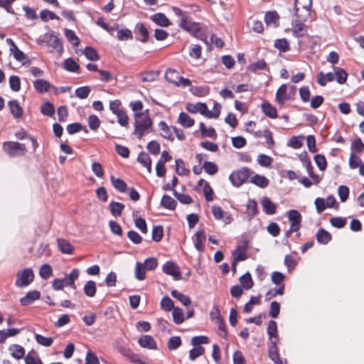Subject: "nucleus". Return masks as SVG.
I'll use <instances>...</instances> for the list:
<instances>
[{
    "label": "nucleus",
    "instance_id": "f03ea898",
    "mask_svg": "<svg viewBox=\"0 0 364 364\" xmlns=\"http://www.w3.org/2000/svg\"><path fill=\"white\" fill-rule=\"evenodd\" d=\"M267 334L269 336V343L268 346V354L269 358L274 364H287L286 360L281 359L279 356L277 343L279 338L277 331V325L274 321H270L268 323Z\"/></svg>",
    "mask_w": 364,
    "mask_h": 364
},
{
    "label": "nucleus",
    "instance_id": "9d476101",
    "mask_svg": "<svg viewBox=\"0 0 364 364\" xmlns=\"http://www.w3.org/2000/svg\"><path fill=\"white\" fill-rule=\"evenodd\" d=\"M306 21H301L296 18L292 21V33L293 35L296 38L304 36L307 33L306 26L304 23Z\"/></svg>",
    "mask_w": 364,
    "mask_h": 364
},
{
    "label": "nucleus",
    "instance_id": "aec40b11",
    "mask_svg": "<svg viewBox=\"0 0 364 364\" xmlns=\"http://www.w3.org/2000/svg\"><path fill=\"white\" fill-rule=\"evenodd\" d=\"M261 203L264 211L267 215H273L276 213L277 205L269 198L264 197Z\"/></svg>",
    "mask_w": 364,
    "mask_h": 364
},
{
    "label": "nucleus",
    "instance_id": "37998d69",
    "mask_svg": "<svg viewBox=\"0 0 364 364\" xmlns=\"http://www.w3.org/2000/svg\"><path fill=\"white\" fill-rule=\"evenodd\" d=\"M172 316L173 322L177 325L181 324L185 320L183 310L179 307H176L172 310Z\"/></svg>",
    "mask_w": 364,
    "mask_h": 364
},
{
    "label": "nucleus",
    "instance_id": "0eeeda50",
    "mask_svg": "<svg viewBox=\"0 0 364 364\" xmlns=\"http://www.w3.org/2000/svg\"><path fill=\"white\" fill-rule=\"evenodd\" d=\"M4 149L10 156H23L26 152V145L16 141L5 142Z\"/></svg>",
    "mask_w": 364,
    "mask_h": 364
},
{
    "label": "nucleus",
    "instance_id": "58836bf2",
    "mask_svg": "<svg viewBox=\"0 0 364 364\" xmlns=\"http://www.w3.org/2000/svg\"><path fill=\"white\" fill-rule=\"evenodd\" d=\"M200 130L203 137H210L212 139L217 137L215 130L213 127L206 128L203 122L200 123Z\"/></svg>",
    "mask_w": 364,
    "mask_h": 364
},
{
    "label": "nucleus",
    "instance_id": "6ab92c4d",
    "mask_svg": "<svg viewBox=\"0 0 364 364\" xmlns=\"http://www.w3.org/2000/svg\"><path fill=\"white\" fill-rule=\"evenodd\" d=\"M57 244L59 250L62 253L70 255L73 252L74 248L68 240L63 238H58L57 239Z\"/></svg>",
    "mask_w": 364,
    "mask_h": 364
},
{
    "label": "nucleus",
    "instance_id": "c756f323",
    "mask_svg": "<svg viewBox=\"0 0 364 364\" xmlns=\"http://www.w3.org/2000/svg\"><path fill=\"white\" fill-rule=\"evenodd\" d=\"M64 34L67 40L73 45V47H77L79 46L80 39L73 30L65 28Z\"/></svg>",
    "mask_w": 364,
    "mask_h": 364
},
{
    "label": "nucleus",
    "instance_id": "09e8293b",
    "mask_svg": "<svg viewBox=\"0 0 364 364\" xmlns=\"http://www.w3.org/2000/svg\"><path fill=\"white\" fill-rule=\"evenodd\" d=\"M176 171L179 176H188L189 171L185 167L184 161L181 159L176 160Z\"/></svg>",
    "mask_w": 364,
    "mask_h": 364
},
{
    "label": "nucleus",
    "instance_id": "de8ad7c7",
    "mask_svg": "<svg viewBox=\"0 0 364 364\" xmlns=\"http://www.w3.org/2000/svg\"><path fill=\"white\" fill-rule=\"evenodd\" d=\"M82 129L86 133L88 132V130L86 127H83L81 124L77 122L69 124L66 127V130L69 134H74Z\"/></svg>",
    "mask_w": 364,
    "mask_h": 364
},
{
    "label": "nucleus",
    "instance_id": "7ed1b4c3",
    "mask_svg": "<svg viewBox=\"0 0 364 364\" xmlns=\"http://www.w3.org/2000/svg\"><path fill=\"white\" fill-rule=\"evenodd\" d=\"M215 111L210 112L208 109L205 103L198 102L196 104L189 103L186 105V109L191 113L199 112L202 115L208 118H218L220 114L221 105L218 103H215Z\"/></svg>",
    "mask_w": 364,
    "mask_h": 364
},
{
    "label": "nucleus",
    "instance_id": "ddd939ff",
    "mask_svg": "<svg viewBox=\"0 0 364 364\" xmlns=\"http://www.w3.org/2000/svg\"><path fill=\"white\" fill-rule=\"evenodd\" d=\"M41 292L38 290L29 291L27 294L20 299L22 306H26L33 304L35 301L39 299Z\"/></svg>",
    "mask_w": 364,
    "mask_h": 364
},
{
    "label": "nucleus",
    "instance_id": "4d7b16f0",
    "mask_svg": "<svg viewBox=\"0 0 364 364\" xmlns=\"http://www.w3.org/2000/svg\"><path fill=\"white\" fill-rule=\"evenodd\" d=\"M311 9L305 8L301 9L299 11L294 10V15L296 18L300 19L301 21H307L310 17Z\"/></svg>",
    "mask_w": 364,
    "mask_h": 364
},
{
    "label": "nucleus",
    "instance_id": "dca6fc26",
    "mask_svg": "<svg viewBox=\"0 0 364 364\" xmlns=\"http://www.w3.org/2000/svg\"><path fill=\"white\" fill-rule=\"evenodd\" d=\"M194 246L197 250L202 252L204 250V242L205 241V233L203 230H198L193 237Z\"/></svg>",
    "mask_w": 364,
    "mask_h": 364
},
{
    "label": "nucleus",
    "instance_id": "f704fd0d",
    "mask_svg": "<svg viewBox=\"0 0 364 364\" xmlns=\"http://www.w3.org/2000/svg\"><path fill=\"white\" fill-rule=\"evenodd\" d=\"M137 161L144 167L146 168L149 172H151V160L149 156V154L141 152L137 157Z\"/></svg>",
    "mask_w": 364,
    "mask_h": 364
},
{
    "label": "nucleus",
    "instance_id": "4468645a",
    "mask_svg": "<svg viewBox=\"0 0 364 364\" xmlns=\"http://www.w3.org/2000/svg\"><path fill=\"white\" fill-rule=\"evenodd\" d=\"M212 213L217 220L223 219V221L225 224H229L232 221V217L228 213H225L221 207L218 205H213L212 208Z\"/></svg>",
    "mask_w": 364,
    "mask_h": 364
},
{
    "label": "nucleus",
    "instance_id": "69168bd1",
    "mask_svg": "<svg viewBox=\"0 0 364 364\" xmlns=\"http://www.w3.org/2000/svg\"><path fill=\"white\" fill-rule=\"evenodd\" d=\"M40 18L45 22H47L49 19H59V17L57 15L47 9H44L41 11Z\"/></svg>",
    "mask_w": 364,
    "mask_h": 364
},
{
    "label": "nucleus",
    "instance_id": "bb28decb",
    "mask_svg": "<svg viewBox=\"0 0 364 364\" xmlns=\"http://www.w3.org/2000/svg\"><path fill=\"white\" fill-rule=\"evenodd\" d=\"M166 80L174 85L175 86L178 85V82L180 78L179 73L177 70L173 69H168L165 73Z\"/></svg>",
    "mask_w": 364,
    "mask_h": 364
},
{
    "label": "nucleus",
    "instance_id": "72a5a7b5",
    "mask_svg": "<svg viewBox=\"0 0 364 364\" xmlns=\"http://www.w3.org/2000/svg\"><path fill=\"white\" fill-rule=\"evenodd\" d=\"M109 206L112 215L114 217L120 216L123 209L124 208V205L123 203L115 201H112Z\"/></svg>",
    "mask_w": 364,
    "mask_h": 364
},
{
    "label": "nucleus",
    "instance_id": "423d86ee",
    "mask_svg": "<svg viewBox=\"0 0 364 364\" xmlns=\"http://www.w3.org/2000/svg\"><path fill=\"white\" fill-rule=\"evenodd\" d=\"M179 26L195 37L202 38L201 27L199 23L193 22L188 17H183Z\"/></svg>",
    "mask_w": 364,
    "mask_h": 364
},
{
    "label": "nucleus",
    "instance_id": "b1692460",
    "mask_svg": "<svg viewBox=\"0 0 364 364\" xmlns=\"http://www.w3.org/2000/svg\"><path fill=\"white\" fill-rule=\"evenodd\" d=\"M316 237L318 242L323 245H326L332 239L331 235L323 228H320L318 230Z\"/></svg>",
    "mask_w": 364,
    "mask_h": 364
},
{
    "label": "nucleus",
    "instance_id": "338daca9",
    "mask_svg": "<svg viewBox=\"0 0 364 364\" xmlns=\"http://www.w3.org/2000/svg\"><path fill=\"white\" fill-rule=\"evenodd\" d=\"M53 271L51 267L48 264H43L39 270L40 276L46 279L52 275Z\"/></svg>",
    "mask_w": 364,
    "mask_h": 364
},
{
    "label": "nucleus",
    "instance_id": "39448f33",
    "mask_svg": "<svg viewBox=\"0 0 364 364\" xmlns=\"http://www.w3.org/2000/svg\"><path fill=\"white\" fill-rule=\"evenodd\" d=\"M34 277L35 275L31 268L24 269L17 273L15 285L19 288L26 287L33 282Z\"/></svg>",
    "mask_w": 364,
    "mask_h": 364
},
{
    "label": "nucleus",
    "instance_id": "5701e85b",
    "mask_svg": "<svg viewBox=\"0 0 364 364\" xmlns=\"http://www.w3.org/2000/svg\"><path fill=\"white\" fill-rule=\"evenodd\" d=\"M8 105L11 113L15 118H20L22 117L23 113V109L16 100L9 101Z\"/></svg>",
    "mask_w": 364,
    "mask_h": 364
},
{
    "label": "nucleus",
    "instance_id": "e2e57ef3",
    "mask_svg": "<svg viewBox=\"0 0 364 364\" xmlns=\"http://www.w3.org/2000/svg\"><path fill=\"white\" fill-rule=\"evenodd\" d=\"M203 168L205 171L209 175H214L218 171V166L210 161H205Z\"/></svg>",
    "mask_w": 364,
    "mask_h": 364
},
{
    "label": "nucleus",
    "instance_id": "4be33fe9",
    "mask_svg": "<svg viewBox=\"0 0 364 364\" xmlns=\"http://www.w3.org/2000/svg\"><path fill=\"white\" fill-rule=\"evenodd\" d=\"M262 110L265 115L271 119H275L277 117V111L272 104L264 102L262 105Z\"/></svg>",
    "mask_w": 364,
    "mask_h": 364
},
{
    "label": "nucleus",
    "instance_id": "4c0bfd02",
    "mask_svg": "<svg viewBox=\"0 0 364 364\" xmlns=\"http://www.w3.org/2000/svg\"><path fill=\"white\" fill-rule=\"evenodd\" d=\"M178 122L184 127H191L195 122L188 114L181 112L178 117Z\"/></svg>",
    "mask_w": 364,
    "mask_h": 364
},
{
    "label": "nucleus",
    "instance_id": "a19ab883",
    "mask_svg": "<svg viewBox=\"0 0 364 364\" xmlns=\"http://www.w3.org/2000/svg\"><path fill=\"white\" fill-rule=\"evenodd\" d=\"M41 112L45 116L53 117L55 114L54 105L49 101L45 102L41 107Z\"/></svg>",
    "mask_w": 364,
    "mask_h": 364
},
{
    "label": "nucleus",
    "instance_id": "864d4df0",
    "mask_svg": "<svg viewBox=\"0 0 364 364\" xmlns=\"http://www.w3.org/2000/svg\"><path fill=\"white\" fill-rule=\"evenodd\" d=\"M91 92V88L89 86H82L77 87L75 91V96L80 99H85L88 97Z\"/></svg>",
    "mask_w": 364,
    "mask_h": 364
},
{
    "label": "nucleus",
    "instance_id": "412c9836",
    "mask_svg": "<svg viewBox=\"0 0 364 364\" xmlns=\"http://www.w3.org/2000/svg\"><path fill=\"white\" fill-rule=\"evenodd\" d=\"M136 40L141 42H146L149 38V31L144 23H139L136 26Z\"/></svg>",
    "mask_w": 364,
    "mask_h": 364
},
{
    "label": "nucleus",
    "instance_id": "393cba45",
    "mask_svg": "<svg viewBox=\"0 0 364 364\" xmlns=\"http://www.w3.org/2000/svg\"><path fill=\"white\" fill-rule=\"evenodd\" d=\"M333 70L334 79H336L338 83L341 85L344 84L348 77V73L346 70L339 67H334Z\"/></svg>",
    "mask_w": 364,
    "mask_h": 364
},
{
    "label": "nucleus",
    "instance_id": "8fccbe9b",
    "mask_svg": "<svg viewBox=\"0 0 364 364\" xmlns=\"http://www.w3.org/2000/svg\"><path fill=\"white\" fill-rule=\"evenodd\" d=\"M176 205V200L168 196H164L161 199V205L168 208L170 210H173L175 208Z\"/></svg>",
    "mask_w": 364,
    "mask_h": 364
},
{
    "label": "nucleus",
    "instance_id": "20e7f679",
    "mask_svg": "<svg viewBox=\"0 0 364 364\" xmlns=\"http://www.w3.org/2000/svg\"><path fill=\"white\" fill-rule=\"evenodd\" d=\"M44 41L46 46L50 48V53H55L58 56H61L64 49L61 40L55 35L54 31L46 33Z\"/></svg>",
    "mask_w": 364,
    "mask_h": 364
},
{
    "label": "nucleus",
    "instance_id": "a18cd8bd",
    "mask_svg": "<svg viewBox=\"0 0 364 364\" xmlns=\"http://www.w3.org/2000/svg\"><path fill=\"white\" fill-rule=\"evenodd\" d=\"M83 54L85 55V57L92 61H97L100 59V56L96 50L92 47L87 46L84 50Z\"/></svg>",
    "mask_w": 364,
    "mask_h": 364
},
{
    "label": "nucleus",
    "instance_id": "ea45409f",
    "mask_svg": "<svg viewBox=\"0 0 364 364\" xmlns=\"http://www.w3.org/2000/svg\"><path fill=\"white\" fill-rule=\"evenodd\" d=\"M110 181L112 186L118 191H119L120 193H124L126 191L127 184L123 180L120 178H116L114 176H111Z\"/></svg>",
    "mask_w": 364,
    "mask_h": 364
},
{
    "label": "nucleus",
    "instance_id": "680f3d73",
    "mask_svg": "<svg viewBox=\"0 0 364 364\" xmlns=\"http://www.w3.org/2000/svg\"><path fill=\"white\" fill-rule=\"evenodd\" d=\"M145 270H146L143 266L142 263L136 262L135 267V277L139 281L144 280L145 279Z\"/></svg>",
    "mask_w": 364,
    "mask_h": 364
},
{
    "label": "nucleus",
    "instance_id": "f8f14e48",
    "mask_svg": "<svg viewBox=\"0 0 364 364\" xmlns=\"http://www.w3.org/2000/svg\"><path fill=\"white\" fill-rule=\"evenodd\" d=\"M80 275V270L78 269H73L70 274H65L64 278L61 280L65 283V287H70L73 289H76L75 280H77Z\"/></svg>",
    "mask_w": 364,
    "mask_h": 364
},
{
    "label": "nucleus",
    "instance_id": "9b49d317",
    "mask_svg": "<svg viewBox=\"0 0 364 364\" xmlns=\"http://www.w3.org/2000/svg\"><path fill=\"white\" fill-rule=\"evenodd\" d=\"M288 218L292 230H299L301 228L302 216L298 210H290L288 212Z\"/></svg>",
    "mask_w": 364,
    "mask_h": 364
},
{
    "label": "nucleus",
    "instance_id": "f3484780",
    "mask_svg": "<svg viewBox=\"0 0 364 364\" xmlns=\"http://www.w3.org/2000/svg\"><path fill=\"white\" fill-rule=\"evenodd\" d=\"M33 86L36 92L39 93L47 92L50 88L54 87L48 81L43 79H38L33 82Z\"/></svg>",
    "mask_w": 364,
    "mask_h": 364
},
{
    "label": "nucleus",
    "instance_id": "c9c22d12",
    "mask_svg": "<svg viewBox=\"0 0 364 364\" xmlns=\"http://www.w3.org/2000/svg\"><path fill=\"white\" fill-rule=\"evenodd\" d=\"M233 260L235 262L244 261L247 259L245 248L242 246H237L232 252Z\"/></svg>",
    "mask_w": 364,
    "mask_h": 364
},
{
    "label": "nucleus",
    "instance_id": "6e6552de",
    "mask_svg": "<svg viewBox=\"0 0 364 364\" xmlns=\"http://www.w3.org/2000/svg\"><path fill=\"white\" fill-rule=\"evenodd\" d=\"M250 168L247 167H243L236 172H232L230 175L229 179L230 180L234 186L240 187L247 180V178L250 176Z\"/></svg>",
    "mask_w": 364,
    "mask_h": 364
},
{
    "label": "nucleus",
    "instance_id": "a878e982",
    "mask_svg": "<svg viewBox=\"0 0 364 364\" xmlns=\"http://www.w3.org/2000/svg\"><path fill=\"white\" fill-rule=\"evenodd\" d=\"M279 15L276 11H268L264 16V21L267 25H272L274 27L279 26Z\"/></svg>",
    "mask_w": 364,
    "mask_h": 364
},
{
    "label": "nucleus",
    "instance_id": "bf43d9fd",
    "mask_svg": "<svg viewBox=\"0 0 364 364\" xmlns=\"http://www.w3.org/2000/svg\"><path fill=\"white\" fill-rule=\"evenodd\" d=\"M117 38L119 41H127L132 39V32L127 28L120 29L117 33Z\"/></svg>",
    "mask_w": 364,
    "mask_h": 364
},
{
    "label": "nucleus",
    "instance_id": "2eb2a0df",
    "mask_svg": "<svg viewBox=\"0 0 364 364\" xmlns=\"http://www.w3.org/2000/svg\"><path fill=\"white\" fill-rule=\"evenodd\" d=\"M139 346L148 349H156L157 345L154 338L149 335L141 336L138 341Z\"/></svg>",
    "mask_w": 364,
    "mask_h": 364
},
{
    "label": "nucleus",
    "instance_id": "e433bc0d",
    "mask_svg": "<svg viewBox=\"0 0 364 364\" xmlns=\"http://www.w3.org/2000/svg\"><path fill=\"white\" fill-rule=\"evenodd\" d=\"M251 182L260 188H266L269 184V180L263 176L256 174L251 178Z\"/></svg>",
    "mask_w": 364,
    "mask_h": 364
},
{
    "label": "nucleus",
    "instance_id": "1a4fd4ad",
    "mask_svg": "<svg viewBox=\"0 0 364 364\" xmlns=\"http://www.w3.org/2000/svg\"><path fill=\"white\" fill-rule=\"evenodd\" d=\"M162 270L166 274L171 276L174 280H180L182 279L180 267L173 262H166L163 265Z\"/></svg>",
    "mask_w": 364,
    "mask_h": 364
},
{
    "label": "nucleus",
    "instance_id": "2f4dec72",
    "mask_svg": "<svg viewBox=\"0 0 364 364\" xmlns=\"http://www.w3.org/2000/svg\"><path fill=\"white\" fill-rule=\"evenodd\" d=\"M63 68L69 72H78L80 65L71 58H69L63 62Z\"/></svg>",
    "mask_w": 364,
    "mask_h": 364
},
{
    "label": "nucleus",
    "instance_id": "49530a36",
    "mask_svg": "<svg viewBox=\"0 0 364 364\" xmlns=\"http://www.w3.org/2000/svg\"><path fill=\"white\" fill-rule=\"evenodd\" d=\"M171 295L176 299H178V301H181V303L186 306H188L191 304V299L189 298V296L185 295V294H183L180 292H178V291L176 290H173L171 291Z\"/></svg>",
    "mask_w": 364,
    "mask_h": 364
},
{
    "label": "nucleus",
    "instance_id": "cd10ccee",
    "mask_svg": "<svg viewBox=\"0 0 364 364\" xmlns=\"http://www.w3.org/2000/svg\"><path fill=\"white\" fill-rule=\"evenodd\" d=\"M240 282L242 287L245 290L251 289L254 285L251 274L249 272H246L242 276H241L240 278Z\"/></svg>",
    "mask_w": 364,
    "mask_h": 364
},
{
    "label": "nucleus",
    "instance_id": "7c9ffc66",
    "mask_svg": "<svg viewBox=\"0 0 364 364\" xmlns=\"http://www.w3.org/2000/svg\"><path fill=\"white\" fill-rule=\"evenodd\" d=\"M334 80V74L333 73H323V72H320L318 75V83L321 86H325L327 82H332Z\"/></svg>",
    "mask_w": 364,
    "mask_h": 364
},
{
    "label": "nucleus",
    "instance_id": "3c124183",
    "mask_svg": "<svg viewBox=\"0 0 364 364\" xmlns=\"http://www.w3.org/2000/svg\"><path fill=\"white\" fill-rule=\"evenodd\" d=\"M284 291V284H282L278 289H272L265 294V300L269 301L277 295H282Z\"/></svg>",
    "mask_w": 364,
    "mask_h": 364
},
{
    "label": "nucleus",
    "instance_id": "052dcab7",
    "mask_svg": "<svg viewBox=\"0 0 364 364\" xmlns=\"http://www.w3.org/2000/svg\"><path fill=\"white\" fill-rule=\"evenodd\" d=\"M9 86L10 88L14 91L18 92L21 89V80L18 76L11 75L9 77Z\"/></svg>",
    "mask_w": 364,
    "mask_h": 364
},
{
    "label": "nucleus",
    "instance_id": "13d9d810",
    "mask_svg": "<svg viewBox=\"0 0 364 364\" xmlns=\"http://www.w3.org/2000/svg\"><path fill=\"white\" fill-rule=\"evenodd\" d=\"M274 47L280 52H286L289 50V45L286 38L276 40L274 42Z\"/></svg>",
    "mask_w": 364,
    "mask_h": 364
},
{
    "label": "nucleus",
    "instance_id": "774afa93",
    "mask_svg": "<svg viewBox=\"0 0 364 364\" xmlns=\"http://www.w3.org/2000/svg\"><path fill=\"white\" fill-rule=\"evenodd\" d=\"M181 345V339L179 336L171 337L168 342V348L171 350H176Z\"/></svg>",
    "mask_w": 364,
    "mask_h": 364
},
{
    "label": "nucleus",
    "instance_id": "79ce46f5",
    "mask_svg": "<svg viewBox=\"0 0 364 364\" xmlns=\"http://www.w3.org/2000/svg\"><path fill=\"white\" fill-rule=\"evenodd\" d=\"M138 212H133V218L134 219L135 226L141 230L142 233L147 232L146 223L144 219L137 217Z\"/></svg>",
    "mask_w": 364,
    "mask_h": 364
},
{
    "label": "nucleus",
    "instance_id": "c85d7f7f",
    "mask_svg": "<svg viewBox=\"0 0 364 364\" xmlns=\"http://www.w3.org/2000/svg\"><path fill=\"white\" fill-rule=\"evenodd\" d=\"M96 283L92 280L87 281L83 287L84 294L88 297H94L96 294Z\"/></svg>",
    "mask_w": 364,
    "mask_h": 364
},
{
    "label": "nucleus",
    "instance_id": "6e6d98bb",
    "mask_svg": "<svg viewBox=\"0 0 364 364\" xmlns=\"http://www.w3.org/2000/svg\"><path fill=\"white\" fill-rule=\"evenodd\" d=\"M260 304V296L250 297V301L244 306L243 311L245 313H250L252 310V306Z\"/></svg>",
    "mask_w": 364,
    "mask_h": 364
},
{
    "label": "nucleus",
    "instance_id": "c03bdc74",
    "mask_svg": "<svg viewBox=\"0 0 364 364\" xmlns=\"http://www.w3.org/2000/svg\"><path fill=\"white\" fill-rule=\"evenodd\" d=\"M247 214L250 218H252L258 213L257 203L255 200H249L246 205Z\"/></svg>",
    "mask_w": 364,
    "mask_h": 364
},
{
    "label": "nucleus",
    "instance_id": "473e14b6",
    "mask_svg": "<svg viewBox=\"0 0 364 364\" xmlns=\"http://www.w3.org/2000/svg\"><path fill=\"white\" fill-rule=\"evenodd\" d=\"M9 349L11 351L12 357L17 360H19L24 356L25 350L21 346L14 344L11 345Z\"/></svg>",
    "mask_w": 364,
    "mask_h": 364
},
{
    "label": "nucleus",
    "instance_id": "5fc2aeb1",
    "mask_svg": "<svg viewBox=\"0 0 364 364\" xmlns=\"http://www.w3.org/2000/svg\"><path fill=\"white\" fill-rule=\"evenodd\" d=\"M26 364H43L38 355L35 353H28L25 357Z\"/></svg>",
    "mask_w": 364,
    "mask_h": 364
},
{
    "label": "nucleus",
    "instance_id": "603ef678",
    "mask_svg": "<svg viewBox=\"0 0 364 364\" xmlns=\"http://www.w3.org/2000/svg\"><path fill=\"white\" fill-rule=\"evenodd\" d=\"M35 339L38 344L45 347L50 346L53 342V340L51 337H45L38 333L35 334Z\"/></svg>",
    "mask_w": 364,
    "mask_h": 364
},
{
    "label": "nucleus",
    "instance_id": "0e129e2a",
    "mask_svg": "<svg viewBox=\"0 0 364 364\" xmlns=\"http://www.w3.org/2000/svg\"><path fill=\"white\" fill-rule=\"evenodd\" d=\"M161 307L165 311H169L173 310L174 308L173 301L168 296H166L161 300Z\"/></svg>",
    "mask_w": 364,
    "mask_h": 364
},
{
    "label": "nucleus",
    "instance_id": "a211bd4d",
    "mask_svg": "<svg viewBox=\"0 0 364 364\" xmlns=\"http://www.w3.org/2000/svg\"><path fill=\"white\" fill-rule=\"evenodd\" d=\"M276 100L280 104L283 105L285 102L290 99V97L287 94V86L286 84L282 85L276 92Z\"/></svg>",
    "mask_w": 364,
    "mask_h": 364
},
{
    "label": "nucleus",
    "instance_id": "f257e3e1",
    "mask_svg": "<svg viewBox=\"0 0 364 364\" xmlns=\"http://www.w3.org/2000/svg\"><path fill=\"white\" fill-rule=\"evenodd\" d=\"M134 112L135 128L134 134L141 139L145 134L149 132L151 122L148 116L147 110L143 112V103L140 100L132 101L129 104Z\"/></svg>",
    "mask_w": 364,
    "mask_h": 364
}]
</instances>
